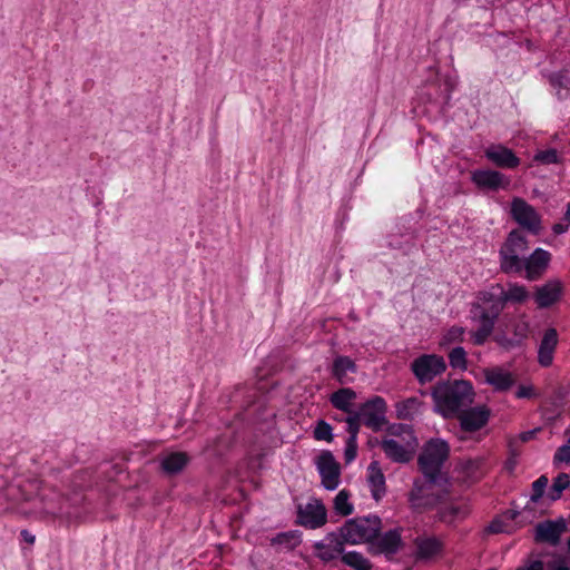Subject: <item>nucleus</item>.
Segmentation results:
<instances>
[{
  "instance_id": "1",
  "label": "nucleus",
  "mask_w": 570,
  "mask_h": 570,
  "mask_svg": "<svg viewBox=\"0 0 570 570\" xmlns=\"http://www.w3.org/2000/svg\"><path fill=\"white\" fill-rule=\"evenodd\" d=\"M432 397L435 411L443 417H452L473 402L474 392L470 382L455 380L436 384Z\"/></svg>"
},
{
  "instance_id": "2",
  "label": "nucleus",
  "mask_w": 570,
  "mask_h": 570,
  "mask_svg": "<svg viewBox=\"0 0 570 570\" xmlns=\"http://www.w3.org/2000/svg\"><path fill=\"white\" fill-rule=\"evenodd\" d=\"M28 489H37L36 512L45 518L60 519L70 522L78 515L76 510V500L63 498L55 488L42 485L38 480L29 481L26 484Z\"/></svg>"
},
{
  "instance_id": "3",
  "label": "nucleus",
  "mask_w": 570,
  "mask_h": 570,
  "mask_svg": "<svg viewBox=\"0 0 570 570\" xmlns=\"http://www.w3.org/2000/svg\"><path fill=\"white\" fill-rule=\"evenodd\" d=\"M380 446L391 461L407 463L414 458L419 442L409 425L394 424L387 429Z\"/></svg>"
},
{
  "instance_id": "4",
  "label": "nucleus",
  "mask_w": 570,
  "mask_h": 570,
  "mask_svg": "<svg viewBox=\"0 0 570 570\" xmlns=\"http://www.w3.org/2000/svg\"><path fill=\"white\" fill-rule=\"evenodd\" d=\"M381 530V519L376 515L347 520L341 528L340 534L346 543L360 544L371 542Z\"/></svg>"
},
{
  "instance_id": "5",
  "label": "nucleus",
  "mask_w": 570,
  "mask_h": 570,
  "mask_svg": "<svg viewBox=\"0 0 570 570\" xmlns=\"http://www.w3.org/2000/svg\"><path fill=\"white\" fill-rule=\"evenodd\" d=\"M450 453L449 444L441 439H432L425 443L420 456L419 465L426 479L435 481L441 472L443 463Z\"/></svg>"
},
{
  "instance_id": "6",
  "label": "nucleus",
  "mask_w": 570,
  "mask_h": 570,
  "mask_svg": "<svg viewBox=\"0 0 570 570\" xmlns=\"http://www.w3.org/2000/svg\"><path fill=\"white\" fill-rule=\"evenodd\" d=\"M529 246L525 237L513 230L509 234L500 249V265L504 273H520L523 269L524 259Z\"/></svg>"
},
{
  "instance_id": "7",
  "label": "nucleus",
  "mask_w": 570,
  "mask_h": 570,
  "mask_svg": "<svg viewBox=\"0 0 570 570\" xmlns=\"http://www.w3.org/2000/svg\"><path fill=\"white\" fill-rule=\"evenodd\" d=\"M502 309V302H493L490 307H485L480 304L472 307L471 318L478 326V328L471 333V337L475 345H482L492 334L495 321Z\"/></svg>"
},
{
  "instance_id": "8",
  "label": "nucleus",
  "mask_w": 570,
  "mask_h": 570,
  "mask_svg": "<svg viewBox=\"0 0 570 570\" xmlns=\"http://www.w3.org/2000/svg\"><path fill=\"white\" fill-rule=\"evenodd\" d=\"M411 370L420 384H425L441 375L446 370V364L440 355L423 354L412 362Z\"/></svg>"
},
{
  "instance_id": "9",
  "label": "nucleus",
  "mask_w": 570,
  "mask_h": 570,
  "mask_svg": "<svg viewBox=\"0 0 570 570\" xmlns=\"http://www.w3.org/2000/svg\"><path fill=\"white\" fill-rule=\"evenodd\" d=\"M356 413L362 419L363 424L379 431L386 422V402L381 396H374L362 404Z\"/></svg>"
},
{
  "instance_id": "10",
  "label": "nucleus",
  "mask_w": 570,
  "mask_h": 570,
  "mask_svg": "<svg viewBox=\"0 0 570 570\" xmlns=\"http://www.w3.org/2000/svg\"><path fill=\"white\" fill-rule=\"evenodd\" d=\"M511 216L522 227L538 233L541 227V218L533 206L520 197H514L511 203Z\"/></svg>"
},
{
  "instance_id": "11",
  "label": "nucleus",
  "mask_w": 570,
  "mask_h": 570,
  "mask_svg": "<svg viewBox=\"0 0 570 570\" xmlns=\"http://www.w3.org/2000/svg\"><path fill=\"white\" fill-rule=\"evenodd\" d=\"M316 464L323 487L326 490H335L340 484L341 470L333 454L328 451L322 452Z\"/></svg>"
},
{
  "instance_id": "12",
  "label": "nucleus",
  "mask_w": 570,
  "mask_h": 570,
  "mask_svg": "<svg viewBox=\"0 0 570 570\" xmlns=\"http://www.w3.org/2000/svg\"><path fill=\"white\" fill-rule=\"evenodd\" d=\"M345 543L346 542L341 538L340 532H331L323 540L315 542L313 548L315 556L320 560L330 562L344 554Z\"/></svg>"
},
{
  "instance_id": "13",
  "label": "nucleus",
  "mask_w": 570,
  "mask_h": 570,
  "mask_svg": "<svg viewBox=\"0 0 570 570\" xmlns=\"http://www.w3.org/2000/svg\"><path fill=\"white\" fill-rule=\"evenodd\" d=\"M567 530V521L564 518L557 520H547L539 522L534 529V540L537 542H546L551 546H558L562 533Z\"/></svg>"
},
{
  "instance_id": "14",
  "label": "nucleus",
  "mask_w": 570,
  "mask_h": 570,
  "mask_svg": "<svg viewBox=\"0 0 570 570\" xmlns=\"http://www.w3.org/2000/svg\"><path fill=\"white\" fill-rule=\"evenodd\" d=\"M298 521L302 525L309 529L323 527L327 521L326 509L318 500H312L305 505L298 508Z\"/></svg>"
},
{
  "instance_id": "15",
  "label": "nucleus",
  "mask_w": 570,
  "mask_h": 570,
  "mask_svg": "<svg viewBox=\"0 0 570 570\" xmlns=\"http://www.w3.org/2000/svg\"><path fill=\"white\" fill-rule=\"evenodd\" d=\"M434 482L428 479L426 482L415 480L413 489L409 493V500L414 508H429L436 504L440 497L434 493Z\"/></svg>"
},
{
  "instance_id": "16",
  "label": "nucleus",
  "mask_w": 570,
  "mask_h": 570,
  "mask_svg": "<svg viewBox=\"0 0 570 570\" xmlns=\"http://www.w3.org/2000/svg\"><path fill=\"white\" fill-rule=\"evenodd\" d=\"M472 181L483 189L498 190L508 189L511 180L498 170L479 169L472 173Z\"/></svg>"
},
{
  "instance_id": "17",
  "label": "nucleus",
  "mask_w": 570,
  "mask_h": 570,
  "mask_svg": "<svg viewBox=\"0 0 570 570\" xmlns=\"http://www.w3.org/2000/svg\"><path fill=\"white\" fill-rule=\"evenodd\" d=\"M485 157L495 166L505 169H513L520 165V159L508 147L497 144L489 146L484 151Z\"/></svg>"
},
{
  "instance_id": "18",
  "label": "nucleus",
  "mask_w": 570,
  "mask_h": 570,
  "mask_svg": "<svg viewBox=\"0 0 570 570\" xmlns=\"http://www.w3.org/2000/svg\"><path fill=\"white\" fill-rule=\"evenodd\" d=\"M489 411L484 406H478L461 411L458 415L462 430L474 432L482 429L489 420Z\"/></svg>"
},
{
  "instance_id": "19",
  "label": "nucleus",
  "mask_w": 570,
  "mask_h": 570,
  "mask_svg": "<svg viewBox=\"0 0 570 570\" xmlns=\"http://www.w3.org/2000/svg\"><path fill=\"white\" fill-rule=\"evenodd\" d=\"M550 257L549 252L537 248L528 258H524L523 269H525V277L529 281L539 278L547 269Z\"/></svg>"
},
{
  "instance_id": "20",
  "label": "nucleus",
  "mask_w": 570,
  "mask_h": 570,
  "mask_svg": "<svg viewBox=\"0 0 570 570\" xmlns=\"http://www.w3.org/2000/svg\"><path fill=\"white\" fill-rule=\"evenodd\" d=\"M483 375L485 383L491 385L493 390L498 392H505L515 383L513 374L500 366L484 368Z\"/></svg>"
},
{
  "instance_id": "21",
  "label": "nucleus",
  "mask_w": 570,
  "mask_h": 570,
  "mask_svg": "<svg viewBox=\"0 0 570 570\" xmlns=\"http://www.w3.org/2000/svg\"><path fill=\"white\" fill-rule=\"evenodd\" d=\"M558 344V333L554 328L544 332L538 350V362L548 367L553 362V354Z\"/></svg>"
},
{
  "instance_id": "22",
  "label": "nucleus",
  "mask_w": 570,
  "mask_h": 570,
  "mask_svg": "<svg viewBox=\"0 0 570 570\" xmlns=\"http://www.w3.org/2000/svg\"><path fill=\"white\" fill-rule=\"evenodd\" d=\"M401 546V534L397 530H390L376 542H372L370 550L372 553L385 556L394 554Z\"/></svg>"
},
{
  "instance_id": "23",
  "label": "nucleus",
  "mask_w": 570,
  "mask_h": 570,
  "mask_svg": "<svg viewBox=\"0 0 570 570\" xmlns=\"http://www.w3.org/2000/svg\"><path fill=\"white\" fill-rule=\"evenodd\" d=\"M561 292V283L559 281H550L537 288L535 302L541 308L549 307L560 298Z\"/></svg>"
},
{
  "instance_id": "24",
  "label": "nucleus",
  "mask_w": 570,
  "mask_h": 570,
  "mask_svg": "<svg viewBox=\"0 0 570 570\" xmlns=\"http://www.w3.org/2000/svg\"><path fill=\"white\" fill-rule=\"evenodd\" d=\"M367 481L375 501L381 500L385 494V476L379 462L373 461L367 468Z\"/></svg>"
},
{
  "instance_id": "25",
  "label": "nucleus",
  "mask_w": 570,
  "mask_h": 570,
  "mask_svg": "<svg viewBox=\"0 0 570 570\" xmlns=\"http://www.w3.org/2000/svg\"><path fill=\"white\" fill-rule=\"evenodd\" d=\"M189 462V456L185 452H173L161 459V469L167 474H177L181 472Z\"/></svg>"
},
{
  "instance_id": "26",
  "label": "nucleus",
  "mask_w": 570,
  "mask_h": 570,
  "mask_svg": "<svg viewBox=\"0 0 570 570\" xmlns=\"http://www.w3.org/2000/svg\"><path fill=\"white\" fill-rule=\"evenodd\" d=\"M469 513L470 508L466 502L451 503L440 511V518L446 523H453L458 520L466 518Z\"/></svg>"
},
{
  "instance_id": "27",
  "label": "nucleus",
  "mask_w": 570,
  "mask_h": 570,
  "mask_svg": "<svg viewBox=\"0 0 570 570\" xmlns=\"http://www.w3.org/2000/svg\"><path fill=\"white\" fill-rule=\"evenodd\" d=\"M529 293L522 285H510L507 291L501 289L500 296L494 302H502L504 306L507 302L522 303L528 299Z\"/></svg>"
},
{
  "instance_id": "28",
  "label": "nucleus",
  "mask_w": 570,
  "mask_h": 570,
  "mask_svg": "<svg viewBox=\"0 0 570 570\" xmlns=\"http://www.w3.org/2000/svg\"><path fill=\"white\" fill-rule=\"evenodd\" d=\"M355 397L356 393L353 390L341 389L331 395V402L336 409L351 414V403Z\"/></svg>"
},
{
  "instance_id": "29",
  "label": "nucleus",
  "mask_w": 570,
  "mask_h": 570,
  "mask_svg": "<svg viewBox=\"0 0 570 570\" xmlns=\"http://www.w3.org/2000/svg\"><path fill=\"white\" fill-rule=\"evenodd\" d=\"M422 402L417 397H409L396 403L395 409L397 416L403 420H411L420 411Z\"/></svg>"
},
{
  "instance_id": "30",
  "label": "nucleus",
  "mask_w": 570,
  "mask_h": 570,
  "mask_svg": "<svg viewBox=\"0 0 570 570\" xmlns=\"http://www.w3.org/2000/svg\"><path fill=\"white\" fill-rule=\"evenodd\" d=\"M342 562L354 570H371L372 564L362 553L351 551L342 556Z\"/></svg>"
},
{
  "instance_id": "31",
  "label": "nucleus",
  "mask_w": 570,
  "mask_h": 570,
  "mask_svg": "<svg viewBox=\"0 0 570 570\" xmlns=\"http://www.w3.org/2000/svg\"><path fill=\"white\" fill-rule=\"evenodd\" d=\"M354 371L355 364L350 357L340 356L334 361L333 374L341 383H344L343 379L346 376L347 372Z\"/></svg>"
},
{
  "instance_id": "32",
  "label": "nucleus",
  "mask_w": 570,
  "mask_h": 570,
  "mask_svg": "<svg viewBox=\"0 0 570 570\" xmlns=\"http://www.w3.org/2000/svg\"><path fill=\"white\" fill-rule=\"evenodd\" d=\"M483 459H469L461 463V469L465 476L471 480L479 479L483 473Z\"/></svg>"
},
{
  "instance_id": "33",
  "label": "nucleus",
  "mask_w": 570,
  "mask_h": 570,
  "mask_svg": "<svg viewBox=\"0 0 570 570\" xmlns=\"http://www.w3.org/2000/svg\"><path fill=\"white\" fill-rule=\"evenodd\" d=\"M570 476L567 473H560L554 478L552 485L548 492V497L551 501H556L561 498L562 492L569 488Z\"/></svg>"
},
{
  "instance_id": "34",
  "label": "nucleus",
  "mask_w": 570,
  "mask_h": 570,
  "mask_svg": "<svg viewBox=\"0 0 570 570\" xmlns=\"http://www.w3.org/2000/svg\"><path fill=\"white\" fill-rule=\"evenodd\" d=\"M551 85L557 89V95L563 99L570 92V77L564 73L552 75L550 77Z\"/></svg>"
},
{
  "instance_id": "35",
  "label": "nucleus",
  "mask_w": 570,
  "mask_h": 570,
  "mask_svg": "<svg viewBox=\"0 0 570 570\" xmlns=\"http://www.w3.org/2000/svg\"><path fill=\"white\" fill-rule=\"evenodd\" d=\"M440 551V542L435 539L429 538L419 541L417 554L421 558H431Z\"/></svg>"
},
{
  "instance_id": "36",
  "label": "nucleus",
  "mask_w": 570,
  "mask_h": 570,
  "mask_svg": "<svg viewBox=\"0 0 570 570\" xmlns=\"http://www.w3.org/2000/svg\"><path fill=\"white\" fill-rule=\"evenodd\" d=\"M450 365L453 368H466V352L463 347L456 346L449 353Z\"/></svg>"
},
{
  "instance_id": "37",
  "label": "nucleus",
  "mask_w": 570,
  "mask_h": 570,
  "mask_svg": "<svg viewBox=\"0 0 570 570\" xmlns=\"http://www.w3.org/2000/svg\"><path fill=\"white\" fill-rule=\"evenodd\" d=\"M335 510L342 515H348L353 512V505L348 503V493L342 490L334 500Z\"/></svg>"
},
{
  "instance_id": "38",
  "label": "nucleus",
  "mask_w": 570,
  "mask_h": 570,
  "mask_svg": "<svg viewBox=\"0 0 570 570\" xmlns=\"http://www.w3.org/2000/svg\"><path fill=\"white\" fill-rule=\"evenodd\" d=\"M549 480L546 475H541L539 479H537L532 483V494L530 497V501L532 503H537L543 495L547 487H548Z\"/></svg>"
},
{
  "instance_id": "39",
  "label": "nucleus",
  "mask_w": 570,
  "mask_h": 570,
  "mask_svg": "<svg viewBox=\"0 0 570 570\" xmlns=\"http://www.w3.org/2000/svg\"><path fill=\"white\" fill-rule=\"evenodd\" d=\"M314 438L318 441L331 442L333 440L332 426L325 421H318L315 430Z\"/></svg>"
},
{
  "instance_id": "40",
  "label": "nucleus",
  "mask_w": 570,
  "mask_h": 570,
  "mask_svg": "<svg viewBox=\"0 0 570 570\" xmlns=\"http://www.w3.org/2000/svg\"><path fill=\"white\" fill-rule=\"evenodd\" d=\"M345 422L347 424V432L350 433V438H354V440H356L362 419L356 412H353L346 417Z\"/></svg>"
},
{
  "instance_id": "41",
  "label": "nucleus",
  "mask_w": 570,
  "mask_h": 570,
  "mask_svg": "<svg viewBox=\"0 0 570 570\" xmlns=\"http://www.w3.org/2000/svg\"><path fill=\"white\" fill-rule=\"evenodd\" d=\"M464 337V328L454 326L450 328L443 337L442 344H450L453 342H462Z\"/></svg>"
},
{
  "instance_id": "42",
  "label": "nucleus",
  "mask_w": 570,
  "mask_h": 570,
  "mask_svg": "<svg viewBox=\"0 0 570 570\" xmlns=\"http://www.w3.org/2000/svg\"><path fill=\"white\" fill-rule=\"evenodd\" d=\"M553 462L554 464H558V463H569L570 462V439L567 441L566 444H563L562 446H560L554 456H553Z\"/></svg>"
},
{
  "instance_id": "43",
  "label": "nucleus",
  "mask_w": 570,
  "mask_h": 570,
  "mask_svg": "<svg viewBox=\"0 0 570 570\" xmlns=\"http://www.w3.org/2000/svg\"><path fill=\"white\" fill-rule=\"evenodd\" d=\"M534 160L542 164H557L559 159L557 151L554 149H549L538 153L534 156Z\"/></svg>"
},
{
  "instance_id": "44",
  "label": "nucleus",
  "mask_w": 570,
  "mask_h": 570,
  "mask_svg": "<svg viewBox=\"0 0 570 570\" xmlns=\"http://www.w3.org/2000/svg\"><path fill=\"white\" fill-rule=\"evenodd\" d=\"M356 452H357L356 440H354V438H348V440L346 442L345 452H344L345 461L347 463L352 462L356 456Z\"/></svg>"
},
{
  "instance_id": "45",
  "label": "nucleus",
  "mask_w": 570,
  "mask_h": 570,
  "mask_svg": "<svg viewBox=\"0 0 570 570\" xmlns=\"http://www.w3.org/2000/svg\"><path fill=\"white\" fill-rule=\"evenodd\" d=\"M518 399H531L535 396V392L532 385H520L515 392Z\"/></svg>"
},
{
  "instance_id": "46",
  "label": "nucleus",
  "mask_w": 570,
  "mask_h": 570,
  "mask_svg": "<svg viewBox=\"0 0 570 570\" xmlns=\"http://www.w3.org/2000/svg\"><path fill=\"white\" fill-rule=\"evenodd\" d=\"M488 531L491 532V533H501V532H504V527H503V522L501 520H493L489 527H488Z\"/></svg>"
},
{
  "instance_id": "47",
  "label": "nucleus",
  "mask_w": 570,
  "mask_h": 570,
  "mask_svg": "<svg viewBox=\"0 0 570 570\" xmlns=\"http://www.w3.org/2000/svg\"><path fill=\"white\" fill-rule=\"evenodd\" d=\"M569 227H570V223L563 222V218H562L561 222L553 225L552 230L556 234H563L568 230Z\"/></svg>"
},
{
  "instance_id": "48",
  "label": "nucleus",
  "mask_w": 570,
  "mask_h": 570,
  "mask_svg": "<svg viewBox=\"0 0 570 570\" xmlns=\"http://www.w3.org/2000/svg\"><path fill=\"white\" fill-rule=\"evenodd\" d=\"M539 431V429H534V430H530V431H525V432H522L519 438L522 442H528L530 440H532L537 432Z\"/></svg>"
},
{
  "instance_id": "49",
  "label": "nucleus",
  "mask_w": 570,
  "mask_h": 570,
  "mask_svg": "<svg viewBox=\"0 0 570 570\" xmlns=\"http://www.w3.org/2000/svg\"><path fill=\"white\" fill-rule=\"evenodd\" d=\"M517 570H543V563L541 561H533L529 567L518 568Z\"/></svg>"
},
{
  "instance_id": "50",
  "label": "nucleus",
  "mask_w": 570,
  "mask_h": 570,
  "mask_svg": "<svg viewBox=\"0 0 570 570\" xmlns=\"http://www.w3.org/2000/svg\"><path fill=\"white\" fill-rule=\"evenodd\" d=\"M518 514H519V511L510 510V511H508V512H507V514H505V515H507L510 520H514V519H517Z\"/></svg>"
},
{
  "instance_id": "51",
  "label": "nucleus",
  "mask_w": 570,
  "mask_h": 570,
  "mask_svg": "<svg viewBox=\"0 0 570 570\" xmlns=\"http://www.w3.org/2000/svg\"><path fill=\"white\" fill-rule=\"evenodd\" d=\"M563 222L570 223V203L567 206V210L563 216Z\"/></svg>"
},
{
  "instance_id": "52",
  "label": "nucleus",
  "mask_w": 570,
  "mask_h": 570,
  "mask_svg": "<svg viewBox=\"0 0 570 570\" xmlns=\"http://www.w3.org/2000/svg\"><path fill=\"white\" fill-rule=\"evenodd\" d=\"M22 535L26 541L32 543L35 541V538L32 535H29L28 531H22Z\"/></svg>"
},
{
  "instance_id": "53",
  "label": "nucleus",
  "mask_w": 570,
  "mask_h": 570,
  "mask_svg": "<svg viewBox=\"0 0 570 570\" xmlns=\"http://www.w3.org/2000/svg\"><path fill=\"white\" fill-rule=\"evenodd\" d=\"M553 570H570V568H568L566 566H558Z\"/></svg>"
},
{
  "instance_id": "54",
  "label": "nucleus",
  "mask_w": 570,
  "mask_h": 570,
  "mask_svg": "<svg viewBox=\"0 0 570 570\" xmlns=\"http://www.w3.org/2000/svg\"><path fill=\"white\" fill-rule=\"evenodd\" d=\"M23 500L29 501V500H31V498L30 497H23Z\"/></svg>"
}]
</instances>
